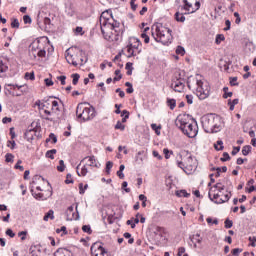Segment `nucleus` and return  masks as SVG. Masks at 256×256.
<instances>
[{
  "instance_id": "nucleus-1",
  "label": "nucleus",
  "mask_w": 256,
  "mask_h": 256,
  "mask_svg": "<svg viewBox=\"0 0 256 256\" xmlns=\"http://www.w3.org/2000/svg\"><path fill=\"white\" fill-rule=\"evenodd\" d=\"M176 125L182 130V133L190 139H194V137H197V133H199L197 121L187 114L178 116L176 119Z\"/></svg>"
},
{
  "instance_id": "nucleus-2",
  "label": "nucleus",
  "mask_w": 256,
  "mask_h": 256,
  "mask_svg": "<svg viewBox=\"0 0 256 256\" xmlns=\"http://www.w3.org/2000/svg\"><path fill=\"white\" fill-rule=\"evenodd\" d=\"M49 45V38L42 36L37 38L29 45V57L33 61H39L42 57L47 55V47Z\"/></svg>"
},
{
  "instance_id": "nucleus-3",
  "label": "nucleus",
  "mask_w": 256,
  "mask_h": 256,
  "mask_svg": "<svg viewBox=\"0 0 256 256\" xmlns=\"http://www.w3.org/2000/svg\"><path fill=\"white\" fill-rule=\"evenodd\" d=\"M176 163L188 175H191L197 169V159L193 158L189 153H178L176 155Z\"/></svg>"
},
{
  "instance_id": "nucleus-4",
  "label": "nucleus",
  "mask_w": 256,
  "mask_h": 256,
  "mask_svg": "<svg viewBox=\"0 0 256 256\" xmlns=\"http://www.w3.org/2000/svg\"><path fill=\"white\" fill-rule=\"evenodd\" d=\"M223 191H225V186L221 183H217L211 187L208 193L210 201H214L217 205L227 203L231 199V192L223 194Z\"/></svg>"
},
{
  "instance_id": "nucleus-5",
  "label": "nucleus",
  "mask_w": 256,
  "mask_h": 256,
  "mask_svg": "<svg viewBox=\"0 0 256 256\" xmlns=\"http://www.w3.org/2000/svg\"><path fill=\"white\" fill-rule=\"evenodd\" d=\"M187 85L189 89H193V87L196 85V95L202 101L207 99L211 93V87L209 86V83L204 82L199 78L188 79Z\"/></svg>"
},
{
  "instance_id": "nucleus-6",
  "label": "nucleus",
  "mask_w": 256,
  "mask_h": 256,
  "mask_svg": "<svg viewBox=\"0 0 256 256\" xmlns=\"http://www.w3.org/2000/svg\"><path fill=\"white\" fill-rule=\"evenodd\" d=\"M201 123L206 133H219L221 131V118L215 114L202 117Z\"/></svg>"
},
{
  "instance_id": "nucleus-7",
  "label": "nucleus",
  "mask_w": 256,
  "mask_h": 256,
  "mask_svg": "<svg viewBox=\"0 0 256 256\" xmlns=\"http://www.w3.org/2000/svg\"><path fill=\"white\" fill-rule=\"evenodd\" d=\"M119 25L120 23L113 19V14L111 13V11L106 10L100 15V27L102 33H105L106 28L111 29L112 31H115V33H117Z\"/></svg>"
},
{
  "instance_id": "nucleus-8",
  "label": "nucleus",
  "mask_w": 256,
  "mask_h": 256,
  "mask_svg": "<svg viewBox=\"0 0 256 256\" xmlns=\"http://www.w3.org/2000/svg\"><path fill=\"white\" fill-rule=\"evenodd\" d=\"M84 105H88L87 102L78 104L76 108L78 119H82V121H91V119H95V108L93 106L85 107Z\"/></svg>"
},
{
  "instance_id": "nucleus-9",
  "label": "nucleus",
  "mask_w": 256,
  "mask_h": 256,
  "mask_svg": "<svg viewBox=\"0 0 256 256\" xmlns=\"http://www.w3.org/2000/svg\"><path fill=\"white\" fill-rule=\"evenodd\" d=\"M83 55H85V52L77 49L75 54H68L66 56V61L69 65H73L74 67H77V65H83Z\"/></svg>"
},
{
  "instance_id": "nucleus-10",
  "label": "nucleus",
  "mask_w": 256,
  "mask_h": 256,
  "mask_svg": "<svg viewBox=\"0 0 256 256\" xmlns=\"http://www.w3.org/2000/svg\"><path fill=\"white\" fill-rule=\"evenodd\" d=\"M152 37L157 43H162V45H169L173 41L171 33H152Z\"/></svg>"
},
{
  "instance_id": "nucleus-11",
  "label": "nucleus",
  "mask_w": 256,
  "mask_h": 256,
  "mask_svg": "<svg viewBox=\"0 0 256 256\" xmlns=\"http://www.w3.org/2000/svg\"><path fill=\"white\" fill-rule=\"evenodd\" d=\"M81 163H84V165L88 167H95L96 169H99V162H97V158H95V156H86L81 160Z\"/></svg>"
},
{
  "instance_id": "nucleus-12",
  "label": "nucleus",
  "mask_w": 256,
  "mask_h": 256,
  "mask_svg": "<svg viewBox=\"0 0 256 256\" xmlns=\"http://www.w3.org/2000/svg\"><path fill=\"white\" fill-rule=\"evenodd\" d=\"M103 38L109 43H119L121 35L117 33H103Z\"/></svg>"
},
{
  "instance_id": "nucleus-13",
  "label": "nucleus",
  "mask_w": 256,
  "mask_h": 256,
  "mask_svg": "<svg viewBox=\"0 0 256 256\" xmlns=\"http://www.w3.org/2000/svg\"><path fill=\"white\" fill-rule=\"evenodd\" d=\"M77 175L78 177H85L87 173H89V166H86V164L79 163V165L76 167Z\"/></svg>"
},
{
  "instance_id": "nucleus-14",
  "label": "nucleus",
  "mask_w": 256,
  "mask_h": 256,
  "mask_svg": "<svg viewBox=\"0 0 256 256\" xmlns=\"http://www.w3.org/2000/svg\"><path fill=\"white\" fill-rule=\"evenodd\" d=\"M152 31H155V33H171V29L165 27L161 23H156L152 26Z\"/></svg>"
},
{
  "instance_id": "nucleus-15",
  "label": "nucleus",
  "mask_w": 256,
  "mask_h": 256,
  "mask_svg": "<svg viewBox=\"0 0 256 256\" xmlns=\"http://www.w3.org/2000/svg\"><path fill=\"white\" fill-rule=\"evenodd\" d=\"M128 45L131 46L132 49L136 50V53H141V49H139V47L141 46V40H139L138 38H130Z\"/></svg>"
},
{
  "instance_id": "nucleus-16",
  "label": "nucleus",
  "mask_w": 256,
  "mask_h": 256,
  "mask_svg": "<svg viewBox=\"0 0 256 256\" xmlns=\"http://www.w3.org/2000/svg\"><path fill=\"white\" fill-rule=\"evenodd\" d=\"M172 87L174 91L181 93L185 89V84L181 82V80H177L176 82L172 83Z\"/></svg>"
},
{
  "instance_id": "nucleus-17",
  "label": "nucleus",
  "mask_w": 256,
  "mask_h": 256,
  "mask_svg": "<svg viewBox=\"0 0 256 256\" xmlns=\"http://www.w3.org/2000/svg\"><path fill=\"white\" fill-rule=\"evenodd\" d=\"M74 210H75V208H73V206H70V207L67 208V210H66V215H67V218H68V219H71V220H73V219H75V220L79 219V214H76V215H75Z\"/></svg>"
},
{
  "instance_id": "nucleus-18",
  "label": "nucleus",
  "mask_w": 256,
  "mask_h": 256,
  "mask_svg": "<svg viewBox=\"0 0 256 256\" xmlns=\"http://www.w3.org/2000/svg\"><path fill=\"white\" fill-rule=\"evenodd\" d=\"M52 113L55 112H53V110L44 109L42 119H45V121H55V118L51 117Z\"/></svg>"
},
{
  "instance_id": "nucleus-19",
  "label": "nucleus",
  "mask_w": 256,
  "mask_h": 256,
  "mask_svg": "<svg viewBox=\"0 0 256 256\" xmlns=\"http://www.w3.org/2000/svg\"><path fill=\"white\" fill-rule=\"evenodd\" d=\"M54 256H71V251L66 248H59L55 251Z\"/></svg>"
},
{
  "instance_id": "nucleus-20",
  "label": "nucleus",
  "mask_w": 256,
  "mask_h": 256,
  "mask_svg": "<svg viewBox=\"0 0 256 256\" xmlns=\"http://www.w3.org/2000/svg\"><path fill=\"white\" fill-rule=\"evenodd\" d=\"M127 50V55L126 57L131 58V57H135L136 55H139V53H137V51L135 49H133L131 46H129V44L126 47Z\"/></svg>"
},
{
  "instance_id": "nucleus-21",
  "label": "nucleus",
  "mask_w": 256,
  "mask_h": 256,
  "mask_svg": "<svg viewBox=\"0 0 256 256\" xmlns=\"http://www.w3.org/2000/svg\"><path fill=\"white\" fill-rule=\"evenodd\" d=\"M51 99H53V97H50L46 100H43L42 104H41V110L44 111L49 110V107L51 106Z\"/></svg>"
},
{
  "instance_id": "nucleus-22",
  "label": "nucleus",
  "mask_w": 256,
  "mask_h": 256,
  "mask_svg": "<svg viewBox=\"0 0 256 256\" xmlns=\"http://www.w3.org/2000/svg\"><path fill=\"white\" fill-rule=\"evenodd\" d=\"M52 113H57L59 111V102L56 100H50Z\"/></svg>"
},
{
  "instance_id": "nucleus-23",
  "label": "nucleus",
  "mask_w": 256,
  "mask_h": 256,
  "mask_svg": "<svg viewBox=\"0 0 256 256\" xmlns=\"http://www.w3.org/2000/svg\"><path fill=\"white\" fill-rule=\"evenodd\" d=\"M9 71V66L7 64L3 63V61H0V77H3V73H7Z\"/></svg>"
},
{
  "instance_id": "nucleus-24",
  "label": "nucleus",
  "mask_w": 256,
  "mask_h": 256,
  "mask_svg": "<svg viewBox=\"0 0 256 256\" xmlns=\"http://www.w3.org/2000/svg\"><path fill=\"white\" fill-rule=\"evenodd\" d=\"M49 219H55V212L53 210H49L43 218L44 221H49Z\"/></svg>"
},
{
  "instance_id": "nucleus-25",
  "label": "nucleus",
  "mask_w": 256,
  "mask_h": 256,
  "mask_svg": "<svg viewBox=\"0 0 256 256\" xmlns=\"http://www.w3.org/2000/svg\"><path fill=\"white\" fill-rule=\"evenodd\" d=\"M166 103L167 106L170 107L171 111L177 107V101L175 99L168 98Z\"/></svg>"
},
{
  "instance_id": "nucleus-26",
  "label": "nucleus",
  "mask_w": 256,
  "mask_h": 256,
  "mask_svg": "<svg viewBox=\"0 0 256 256\" xmlns=\"http://www.w3.org/2000/svg\"><path fill=\"white\" fill-rule=\"evenodd\" d=\"M239 104V99H234V100H231L229 99L228 100V105L230 106V111H233L235 109V105H238Z\"/></svg>"
},
{
  "instance_id": "nucleus-27",
  "label": "nucleus",
  "mask_w": 256,
  "mask_h": 256,
  "mask_svg": "<svg viewBox=\"0 0 256 256\" xmlns=\"http://www.w3.org/2000/svg\"><path fill=\"white\" fill-rule=\"evenodd\" d=\"M223 41H225V35L217 34L216 38H215L216 45H221V43H223Z\"/></svg>"
},
{
  "instance_id": "nucleus-28",
  "label": "nucleus",
  "mask_w": 256,
  "mask_h": 256,
  "mask_svg": "<svg viewBox=\"0 0 256 256\" xmlns=\"http://www.w3.org/2000/svg\"><path fill=\"white\" fill-rule=\"evenodd\" d=\"M177 197H190L191 194L187 193V190H178L176 191Z\"/></svg>"
},
{
  "instance_id": "nucleus-29",
  "label": "nucleus",
  "mask_w": 256,
  "mask_h": 256,
  "mask_svg": "<svg viewBox=\"0 0 256 256\" xmlns=\"http://www.w3.org/2000/svg\"><path fill=\"white\" fill-rule=\"evenodd\" d=\"M191 241H195L196 243L201 244L203 243V238H201V234H196L192 236Z\"/></svg>"
},
{
  "instance_id": "nucleus-30",
  "label": "nucleus",
  "mask_w": 256,
  "mask_h": 256,
  "mask_svg": "<svg viewBox=\"0 0 256 256\" xmlns=\"http://www.w3.org/2000/svg\"><path fill=\"white\" fill-rule=\"evenodd\" d=\"M251 153V145H246L242 148V155L247 157Z\"/></svg>"
},
{
  "instance_id": "nucleus-31",
  "label": "nucleus",
  "mask_w": 256,
  "mask_h": 256,
  "mask_svg": "<svg viewBox=\"0 0 256 256\" xmlns=\"http://www.w3.org/2000/svg\"><path fill=\"white\" fill-rule=\"evenodd\" d=\"M175 19L180 23H185V16L179 12H176Z\"/></svg>"
},
{
  "instance_id": "nucleus-32",
  "label": "nucleus",
  "mask_w": 256,
  "mask_h": 256,
  "mask_svg": "<svg viewBox=\"0 0 256 256\" xmlns=\"http://www.w3.org/2000/svg\"><path fill=\"white\" fill-rule=\"evenodd\" d=\"M125 69L127 70V75H133V63L127 62Z\"/></svg>"
},
{
  "instance_id": "nucleus-33",
  "label": "nucleus",
  "mask_w": 256,
  "mask_h": 256,
  "mask_svg": "<svg viewBox=\"0 0 256 256\" xmlns=\"http://www.w3.org/2000/svg\"><path fill=\"white\" fill-rule=\"evenodd\" d=\"M57 153V150L56 149H52V150H49L46 152V157L48 159H55V154Z\"/></svg>"
},
{
  "instance_id": "nucleus-34",
  "label": "nucleus",
  "mask_w": 256,
  "mask_h": 256,
  "mask_svg": "<svg viewBox=\"0 0 256 256\" xmlns=\"http://www.w3.org/2000/svg\"><path fill=\"white\" fill-rule=\"evenodd\" d=\"M24 78L30 81H35V72H26Z\"/></svg>"
},
{
  "instance_id": "nucleus-35",
  "label": "nucleus",
  "mask_w": 256,
  "mask_h": 256,
  "mask_svg": "<svg viewBox=\"0 0 256 256\" xmlns=\"http://www.w3.org/2000/svg\"><path fill=\"white\" fill-rule=\"evenodd\" d=\"M44 25H46L45 31L47 33H49V30H47V29L51 28V18H49V17L44 18Z\"/></svg>"
},
{
  "instance_id": "nucleus-36",
  "label": "nucleus",
  "mask_w": 256,
  "mask_h": 256,
  "mask_svg": "<svg viewBox=\"0 0 256 256\" xmlns=\"http://www.w3.org/2000/svg\"><path fill=\"white\" fill-rule=\"evenodd\" d=\"M123 236L125 237V239H129V245H133V243H135V239L131 238V233L125 232Z\"/></svg>"
},
{
  "instance_id": "nucleus-37",
  "label": "nucleus",
  "mask_w": 256,
  "mask_h": 256,
  "mask_svg": "<svg viewBox=\"0 0 256 256\" xmlns=\"http://www.w3.org/2000/svg\"><path fill=\"white\" fill-rule=\"evenodd\" d=\"M223 91H224V95H223L224 99H227L229 97H233V92H227V91H229L228 87H224Z\"/></svg>"
},
{
  "instance_id": "nucleus-38",
  "label": "nucleus",
  "mask_w": 256,
  "mask_h": 256,
  "mask_svg": "<svg viewBox=\"0 0 256 256\" xmlns=\"http://www.w3.org/2000/svg\"><path fill=\"white\" fill-rule=\"evenodd\" d=\"M214 148L216 149V151H223V141L218 140L217 144L214 145Z\"/></svg>"
},
{
  "instance_id": "nucleus-39",
  "label": "nucleus",
  "mask_w": 256,
  "mask_h": 256,
  "mask_svg": "<svg viewBox=\"0 0 256 256\" xmlns=\"http://www.w3.org/2000/svg\"><path fill=\"white\" fill-rule=\"evenodd\" d=\"M13 159H15V156L11 153H7L5 155V161L6 163H13Z\"/></svg>"
},
{
  "instance_id": "nucleus-40",
  "label": "nucleus",
  "mask_w": 256,
  "mask_h": 256,
  "mask_svg": "<svg viewBox=\"0 0 256 256\" xmlns=\"http://www.w3.org/2000/svg\"><path fill=\"white\" fill-rule=\"evenodd\" d=\"M151 129L155 131L156 135H161V126H157V124H151Z\"/></svg>"
},
{
  "instance_id": "nucleus-41",
  "label": "nucleus",
  "mask_w": 256,
  "mask_h": 256,
  "mask_svg": "<svg viewBox=\"0 0 256 256\" xmlns=\"http://www.w3.org/2000/svg\"><path fill=\"white\" fill-rule=\"evenodd\" d=\"M82 231L84 233H88V235H91L93 233V230H91V226L90 225L82 226Z\"/></svg>"
},
{
  "instance_id": "nucleus-42",
  "label": "nucleus",
  "mask_w": 256,
  "mask_h": 256,
  "mask_svg": "<svg viewBox=\"0 0 256 256\" xmlns=\"http://www.w3.org/2000/svg\"><path fill=\"white\" fill-rule=\"evenodd\" d=\"M57 170L60 171V173H63V171H65V161H59V166H57Z\"/></svg>"
},
{
  "instance_id": "nucleus-43",
  "label": "nucleus",
  "mask_w": 256,
  "mask_h": 256,
  "mask_svg": "<svg viewBox=\"0 0 256 256\" xmlns=\"http://www.w3.org/2000/svg\"><path fill=\"white\" fill-rule=\"evenodd\" d=\"M11 27L13 29H19V20L17 18H13L12 19Z\"/></svg>"
},
{
  "instance_id": "nucleus-44",
  "label": "nucleus",
  "mask_w": 256,
  "mask_h": 256,
  "mask_svg": "<svg viewBox=\"0 0 256 256\" xmlns=\"http://www.w3.org/2000/svg\"><path fill=\"white\" fill-rule=\"evenodd\" d=\"M176 54H177V55H181V56L185 55V48L182 47V46H178V47L176 48Z\"/></svg>"
},
{
  "instance_id": "nucleus-45",
  "label": "nucleus",
  "mask_w": 256,
  "mask_h": 256,
  "mask_svg": "<svg viewBox=\"0 0 256 256\" xmlns=\"http://www.w3.org/2000/svg\"><path fill=\"white\" fill-rule=\"evenodd\" d=\"M81 76L79 75V74H72V83H73V85H77V83H79V78H80Z\"/></svg>"
},
{
  "instance_id": "nucleus-46",
  "label": "nucleus",
  "mask_w": 256,
  "mask_h": 256,
  "mask_svg": "<svg viewBox=\"0 0 256 256\" xmlns=\"http://www.w3.org/2000/svg\"><path fill=\"white\" fill-rule=\"evenodd\" d=\"M183 3H184L185 11H191V7H193V5L191 3H189V1H187V0H183Z\"/></svg>"
},
{
  "instance_id": "nucleus-47",
  "label": "nucleus",
  "mask_w": 256,
  "mask_h": 256,
  "mask_svg": "<svg viewBox=\"0 0 256 256\" xmlns=\"http://www.w3.org/2000/svg\"><path fill=\"white\" fill-rule=\"evenodd\" d=\"M115 129H119L120 131H125V125L121 121H118L115 125Z\"/></svg>"
},
{
  "instance_id": "nucleus-48",
  "label": "nucleus",
  "mask_w": 256,
  "mask_h": 256,
  "mask_svg": "<svg viewBox=\"0 0 256 256\" xmlns=\"http://www.w3.org/2000/svg\"><path fill=\"white\" fill-rule=\"evenodd\" d=\"M163 153H164V155H165V159H170V157H171L170 154H173V151H169V149L164 148V149H163Z\"/></svg>"
},
{
  "instance_id": "nucleus-49",
  "label": "nucleus",
  "mask_w": 256,
  "mask_h": 256,
  "mask_svg": "<svg viewBox=\"0 0 256 256\" xmlns=\"http://www.w3.org/2000/svg\"><path fill=\"white\" fill-rule=\"evenodd\" d=\"M224 223H225V228L226 229H231V227H233V221L232 220L226 219Z\"/></svg>"
},
{
  "instance_id": "nucleus-50",
  "label": "nucleus",
  "mask_w": 256,
  "mask_h": 256,
  "mask_svg": "<svg viewBox=\"0 0 256 256\" xmlns=\"http://www.w3.org/2000/svg\"><path fill=\"white\" fill-rule=\"evenodd\" d=\"M230 159H231V156H229V153L224 152V153H223V157L220 158V161L225 162V161H229Z\"/></svg>"
},
{
  "instance_id": "nucleus-51",
  "label": "nucleus",
  "mask_w": 256,
  "mask_h": 256,
  "mask_svg": "<svg viewBox=\"0 0 256 256\" xmlns=\"http://www.w3.org/2000/svg\"><path fill=\"white\" fill-rule=\"evenodd\" d=\"M18 237H21V241H25V239H27V231L19 232Z\"/></svg>"
},
{
  "instance_id": "nucleus-52",
  "label": "nucleus",
  "mask_w": 256,
  "mask_h": 256,
  "mask_svg": "<svg viewBox=\"0 0 256 256\" xmlns=\"http://www.w3.org/2000/svg\"><path fill=\"white\" fill-rule=\"evenodd\" d=\"M111 169H113V162L108 161L106 163V173H110Z\"/></svg>"
},
{
  "instance_id": "nucleus-53",
  "label": "nucleus",
  "mask_w": 256,
  "mask_h": 256,
  "mask_svg": "<svg viewBox=\"0 0 256 256\" xmlns=\"http://www.w3.org/2000/svg\"><path fill=\"white\" fill-rule=\"evenodd\" d=\"M23 21H24L25 25L31 24V21H32L31 16H29V15L23 16Z\"/></svg>"
},
{
  "instance_id": "nucleus-54",
  "label": "nucleus",
  "mask_w": 256,
  "mask_h": 256,
  "mask_svg": "<svg viewBox=\"0 0 256 256\" xmlns=\"http://www.w3.org/2000/svg\"><path fill=\"white\" fill-rule=\"evenodd\" d=\"M21 163H23V161L18 160V162L15 165V169H20L21 171H25V168L21 166Z\"/></svg>"
},
{
  "instance_id": "nucleus-55",
  "label": "nucleus",
  "mask_w": 256,
  "mask_h": 256,
  "mask_svg": "<svg viewBox=\"0 0 256 256\" xmlns=\"http://www.w3.org/2000/svg\"><path fill=\"white\" fill-rule=\"evenodd\" d=\"M242 252H243V249L235 248V249L232 250V255L238 256L239 253H242Z\"/></svg>"
},
{
  "instance_id": "nucleus-56",
  "label": "nucleus",
  "mask_w": 256,
  "mask_h": 256,
  "mask_svg": "<svg viewBox=\"0 0 256 256\" xmlns=\"http://www.w3.org/2000/svg\"><path fill=\"white\" fill-rule=\"evenodd\" d=\"M230 85H232V87L239 85V83H237V77L230 78Z\"/></svg>"
},
{
  "instance_id": "nucleus-57",
  "label": "nucleus",
  "mask_w": 256,
  "mask_h": 256,
  "mask_svg": "<svg viewBox=\"0 0 256 256\" xmlns=\"http://www.w3.org/2000/svg\"><path fill=\"white\" fill-rule=\"evenodd\" d=\"M87 187H89V185L86 184L83 188V184H79L80 195H83L85 193V189H87Z\"/></svg>"
},
{
  "instance_id": "nucleus-58",
  "label": "nucleus",
  "mask_w": 256,
  "mask_h": 256,
  "mask_svg": "<svg viewBox=\"0 0 256 256\" xmlns=\"http://www.w3.org/2000/svg\"><path fill=\"white\" fill-rule=\"evenodd\" d=\"M44 83H45L46 87H52V85H53V80H51V79H49V78H46V79L44 80Z\"/></svg>"
},
{
  "instance_id": "nucleus-59",
  "label": "nucleus",
  "mask_w": 256,
  "mask_h": 256,
  "mask_svg": "<svg viewBox=\"0 0 256 256\" xmlns=\"http://www.w3.org/2000/svg\"><path fill=\"white\" fill-rule=\"evenodd\" d=\"M188 105H193V95H186Z\"/></svg>"
},
{
  "instance_id": "nucleus-60",
  "label": "nucleus",
  "mask_w": 256,
  "mask_h": 256,
  "mask_svg": "<svg viewBox=\"0 0 256 256\" xmlns=\"http://www.w3.org/2000/svg\"><path fill=\"white\" fill-rule=\"evenodd\" d=\"M249 241L251 242V247H256V236L249 237Z\"/></svg>"
},
{
  "instance_id": "nucleus-61",
  "label": "nucleus",
  "mask_w": 256,
  "mask_h": 256,
  "mask_svg": "<svg viewBox=\"0 0 256 256\" xmlns=\"http://www.w3.org/2000/svg\"><path fill=\"white\" fill-rule=\"evenodd\" d=\"M65 183L69 185L70 183H73V178H71V174H67Z\"/></svg>"
},
{
  "instance_id": "nucleus-62",
  "label": "nucleus",
  "mask_w": 256,
  "mask_h": 256,
  "mask_svg": "<svg viewBox=\"0 0 256 256\" xmlns=\"http://www.w3.org/2000/svg\"><path fill=\"white\" fill-rule=\"evenodd\" d=\"M6 235H8V237H11V238L15 237V233L11 229L6 230Z\"/></svg>"
},
{
  "instance_id": "nucleus-63",
  "label": "nucleus",
  "mask_w": 256,
  "mask_h": 256,
  "mask_svg": "<svg viewBox=\"0 0 256 256\" xmlns=\"http://www.w3.org/2000/svg\"><path fill=\"white\" fill-rule=\"evenodd\" d=\"M141 37L144 39V43H149V36L146 33H142Z\"/></svg>"
},
{
  "instance_id": "nucleus-64",
  "label": "nucleus",
  "mask_w": 256,
  "mask_h": 256,
  "mask_svg": "<svg viewBox=\"0 0 256 256\" xmlns=\"http://www.w3.org/2000/svg\"><path fill=\"white\" fill-rule=\"evenodd\" d=\"M183 253H185V247H179L177 256H183Z\"/></svg>"
}]
</instances>
